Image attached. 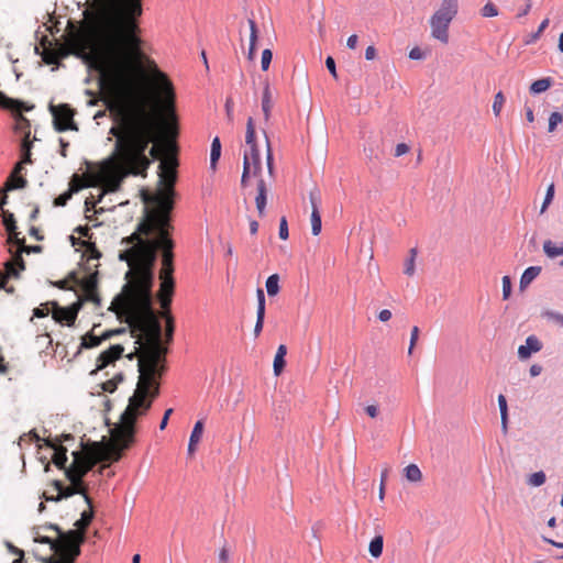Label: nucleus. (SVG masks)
Listing matches in <instances>:
<instances>
[{"label":"nucleus","instance_id":"14","mask_svg":"<svg viewBox=\"0 0 563 563\" xmlns=\"http://www.w3.org/2000/svg\"><path fill=\"white\" fill-rule=\"evenodd\" d=\"M16 129L18 130H25V135L22 142V157L21 162L24 164H31V147L32 143L30 142V122L26 118H24L21 113L19 114L18 122H16Z\"/></svg>","mask_w":563,"mask_h":563},{"label":"nucleus","instance_id":"24","mask_svg":"<svg viewBox=\"0 0 563 563\" xmlns=\"http://www.w3.org/2000/svg\"><path fill=\"white\" fill-rule=\"evenodd\" d=\"M92 519H93V510H92V505H91V506H89L88 510L82 511L80 519L75 522V527H76L75 531L82 533V542L85 541V531L91 523Z\"/></svg>","mask_w":563,"mask_h":563},{"label":"nucleus","instance_id":"41","mask_svg":"<svg viewBox=\"0 0 563 563\" xmlns=\"http://www.w3.org/2000/svg\"><path fill=\"white\" fill-rule=\"evenodd\" d=\"M505 96L501 91H498L495 97H494V102H493V112L496 117H499L500 112H501V109L505 104Z\"/></svg>","mask_w":563,"mask_h":563},{"label":"nucleus","instance_id":"60","mask_svg":"<svg viewBox=\"0 0 563 563\" xmlns=\"http://www.w3.org/2000/svg\"><path fill=\"white\" fill-rule=\"evenodd\" d=\"M23 165H24V163L21 161L19 163H16L7 180L13 181V178H15L16 175L21 176L20 174L23 170Z\"/></svg>","mask_w":563,"mask_h":563},{"label":"nucleus","instance_id":"53","mask_svg":"<svg viewBox=\"0 0 563 563\" xmlns=\"http://www.w3.org/2000/svg\"><path fill=\"white\" fill-rule=\"evenodd\" d=\"M388 476V470H384L380 475V485H379V499L383 500L385 496V484Z\"/></svg>","mask_w":563,"mask_h":563},{"label":"nucleus","instance_id":"3","mask_svg":"<svg viewBox=\"0 0 563 563\" xmlns=\"http://www.w3.org/2000/svg\"><path fill=\"white\" fill-rule=\"evenodd\" d=\"M166 352L167 349L162 346L161 341H154L148 343L140 355L137 363L140 376L136 388L129 398L119 422L115 423L120 427L119 432L130 439L136 435L137 419L147 413L159 395V379L164 371V366L159 364L165 360Z\"/></svg>","mask_w":563,"mask_h":563},{"label":"nucleus","instance_id":"6","mask_svg":"<svg viewBox=\"0 0 563 563\" xmlns=\"http://www.w3.org/2000/svg\"><path fill=\"white\" fill-rule=\"evenodd\" d=\"M34 541L49 544L53 553L45 562L75 563L80 555L82 533L76 531L64 532L56 525H46L34 529Z\"/></svg>","mask_w":563,"mask_h":563},{"label":"nucleus","instance_id":"19","mask_svg":"<svg viewBox=\"0 0 563 563\" xmlns=\"http://www.w3.org/2000/svg\"><path fill=\"white\" fill-rule=\"evenodd\" d=\"M26 185L27 180L24 177L18 178L16 183H12V180H5L4 186L0 188V209L2 212L4 211L3 207L8 202V191L25 188Z\"/></svg>","mask_w":563,"mask_h":563},{"label":"nucleus","instance_id":"7","mask_svg":"<svg viewBox=\"0 0 563 563\" xmlns=\"http://www.w3.org/2000/svg\"><path fill=\"white\" fill-rule=\"evenodd\" d=\"M263 163L255 143V125L253 118H249L246 123V135H245V150L243 157V173L241 177V185L243 188L252 185L263 178Z\"/></svg>","mask_w":563,"mask_h":563},{"label":"nucleus","instance_id":"58","mask_svg":"<svg viewBox=\"0 0 563 563\" xmlns=\"http://www.w3.org/2000/svg\"><path fill=\"white\" fill-rule=\"evenodd\" d=\"M54 442L56 443H60V445H63L64 442H69V441H75V438L73 434L70 433H63L60 434L59 437H56L54 439H52Z\"/></svg>","mask_w":563,"mask_h":563},{"label":"nucleus","instance_id":"23","mask_svg":"<svg viewBox=\"0 0 563 563\" xmlns=\"http://www.w3.org/2000/svg\"><path fill=\"white\" fill-rule=\"evenodd\" d=\"M3 224L9 233L8 243H15L18 236L15 219L12 213L3 211Z\"/></svg>","mask_w":563,"mask_h":563},{"label":"nucleus","instance_id":"27","mask_svg":"<svg viewBox=\"0 0 563 563\" xmlns=\"http://www.w3.org/2000/svg\"><path fill=\"white\" fill-rule=\"evenodd\" d=\"M543 252L550 258H555L563 255V242L556 244L551 240H547L543 243Z\"/></svg>","mask_w":563,"mask_h":563},{"label":"nucleus","instance_id":"13","mask_svg":"<svg viewBox=\"0 0 563 563\" xmlns=\"http://www.w3.org/2000/svg\"><path fill=\"white\" fill-rule=\"evenodd\" d=\"M124 352V347L120 344L111 345L108 350L100 353L97 358V367L91 373L103 369L114 361L119 360Z\"/></svg>","mask_w":563,"mask_h":563},{"label":"nucleus","instance_id":"43","mask_svg":"<svg viewBox=\"0 0 563 563\" xmlns=\"http://www.w3.org/2000/svg\"><path fill=\"white\" fill-rule=\"evenodd\" d=\"M481 15L483 18H494L498 15V9L497 7L488 1L482 9H481Z\"/></svg>","mask_w":563,"mask_h":563},{"label":"nucleus","instance_id":"38","mask_svg":"<svg viewBox=\"0 0 563 563\" xmlns=\"http://www.w3.org/2000/svg\"><path fill=\"white\" fill-rule=\"evenodd\" d=\"M163 317L166 320V341L170 342L173 340L174 330H175L174 318L170 314L169 310H164Z\"/></svg>","mask_w":563,"mask_h":563},{"label":"nucleus","instance_id":"39","mask_svg":"<svg viewBox=\"0 0 563 563\" xmlns=\"http://www.w3.org/2000/svg\"><path fill=\"white\" fill-rule=\"evenodd\" d=\"M80 245L86 249V252L90 258L99 260L101 257V252L98 250L95 242L81 241Z\"/></svg>","mask_w":563,"mask_h":563},{"label":"nucleus","instance_id":"48","mask_svg":"<svg viewBox=\"0 0 563 563\" xmlns=\"http://www.w3.org/2000/svg\"><path fill=\"white\" fill-rule=\"evenodd\" d=\"M272 58L273 53L271 49L266 48L262 52L261 66L264 71H266L269 68Z\"/></svg>","mask_w":563,"mask_h":563},{"label":"nucleus","instance_id":"42","mask_svg":"<svg viewBox=\"0 0 563 563\" xmlns=\"http://www.w3.org/2000/svg\"><path fill=\"white\" fill-rule=\"evenodd\" d=\"M87 186V184H84L82 178L79 175L75 174L69 183L68 191H71V195H74L75 192L79 191L81 188Z\"/></svg>","mask_w":563,"mask_h":563},{"label":"nucleus","instance_id":"10","mask_svg":"<svg viewBox=\"0 0 563 563\" xmlns=\"http://www.w3.org/2000/svg\"><path fill=\"white\" fill-rule=\"evenodd\" d=\"M71 278L80 286L84 294V298L87 301H92L96 305H100V297L98 295V276L97 273L90 274L82 279H77L74 275Z\"/></svg>","mask_w":563,"mask_h":563},{"label":"nucleus","instance_id":"62","mask_svg":"<svg viewBox=\"0 0 563 563\" xmlns=\"http://www.w3.org/2000/svg\"><path fill=\"white\" fill-rule=\"evenodd\" d=\"M409 58L415 59V60L422 59L423 58V53H422V51L419 47H413L409 52Z\"/></svg>","mask_w":563,"mask_h":563},{"label":"nucleus","instance_id":"40","mask_svg":"<svg viewBox=\"0 0 563 563\" xmlns=\"http://www.w3.org/2000/svg\"><path fill=\"white\" fill-rule=\"evenodd\" d=\"M563 122V113L554 111L549 117V126L548 131L550 133L554 132L559 124Z\"/></svg>","mask_w":563,"mask_h":563},{"label":"nucleus","instance_id":"32","mask_svg":"<svg viewBox=\"0 0 563 563\" xmlns=\"http://www.w3.org/2000/svg\"><path fill=\"white\" fill-rule=\"evenodd\" d=\"M551 85H552V79L549 77L538 79L531 84L530 92L534 93V95L544 92L545 90H548L551 87Z\"/></svg>","mask_w":563,"mask_h":563},{"label":"nucleus","instance_id":"64","mask_svg":"<svg viewBox=\"0 0 563 563\" xmlns=\"http://www.w3.org/2000/svg\"><path fill=\"white\" fill-rule=\"evenodd\" d=\"M391 311L388 310V309H383L382 311H379L378 313V319L382 321V322H387L391 319Z\"/></svg>","mask_w":563,"mask_h":563},{"label":"nucleus","instance_id":"34","mask_svg":"<svg viewBox=\"0 0 563 563\" xmlns=\"http://www.w3.org/2000/svg\"><path fill=\"white\" fill-rule=\"evenodd\" d=\"M384 539L383 536H376L368 547V551L373 558H379L383 553Z\"/></svg>","mask_w":563,"mask_h":563},{"label":"nucleus","instance_id":"46","mask_svg":"<svg viewBox=\"0 0 563 563\" xmlns=\"http://www.w3.org/2000/svg\"><path fill=\"white\" fill-rule=\"evenodd\" d=\"M15 244L19 245V251L16 253H20V254L22 252L31 253V252H40L41 251V246H38V245H36V246H26L24 239H16Z\"/></svg>","mask_w":563,"mask_h":563},{"label":"nucleus","instance_id":"47","mask_svg":"<svg viewBox=\"0 0 563 563\" xmlns=\"http://www.w3.org/2000/svg\"><path fill=\"white\" fill-rule=\"evenodd\" d=\"M266 165H267L268 174L272 177L273 176V172H274V168H273V153H272L271 143H269V140H268L267 136H266Z\"/></svg>","mask_w":563,"mask_h":563},{"label":"nucleus","instance_id":"17","mask_svg":"<svg viewBox=\"0 0 563 563\" xmlns=\"http://www.w3.org/2000/svg\"><path fill=\"white\" fill-rule=\"evenodd\" d=\"M542 349L541 341L536 335H529L526 344L518 347V355L521 360H527L532 353H537Z\"/></svg>","mask_w":563,"mask_h":563},{"label":"nucleus","instance_id":"4","mask_svg":"<svg viewBox=\"0 0 563 563\" xmlns=\"http://www.w3.org/2000/svg\"><path fill=\"white\" fill-rule=\"evenodd\" d=\"M150 280L151 275L143 274L132 297L121 292L109 307L110 311L129 324L131 335L137 338V343L141 341V332L146 335L148 343L161 341L162 338V327L150 300Z\"/></svg>","mask_w":563,"mask_h":563},{"label":"nucleus","instance_id":"63","mask_svg":"<svg viewBox=\"0 0 563 563\" xmlns=\"http://www.w3.org/2000/svg\"><path fill=\"white\" fill-rule=\"evenodd\" d=\"M376 55H377V51L376 48L373 46V45H369L366 49H365V58L367 60H373L376 58Z\"/></svg>","mask_w":563,"mask_h":563},{"label":"nucleus","instance_id":"52","mask_svg":"<svg viewBox=\"0 0 563 563\" xmlns=\"http://www.w3.org/2000/svg\"><path fill=\"white\" fill-rule=\"evenodd\" d=\"M278 234H279V238L282 240H287L288 239V235H289V233H288V224H287V220H286L285 217H283L280 219Z\"/></svg>","mask_w":563,"mask_h":563},{"label":"nucleus","instance_id":"51","mask_svg":"<svg viewBox=\"0 0 563 563\" xmlns=\"http://www.w3.org/2000/svg\"><path fill=\"white\" fill-rule=\"evenodd\" d=\"M503 283V298L506 300L509 298L511 294V280L509 276H504L501 279Z\"/></svg>","mask_w":563,"mask_h":563},{"label":"nucleus","instance_id":"12","mask_svg":"<svg viewBox=\"0 0 563 563\" xmlns=\"http://www.w3.org/2000/svg\"><path fill=\"white\" fill-rule=\"evenodd\" d=\"M309 200L311 205V232L313 235H319L322 229L321 214L319 211V207L321 205V195L317 187L312 188L309 191Z\"/></svg>","mask_w":563,"mask_h":563},{"label":"nucleus","instance_id":"37","mask_svg":"<svg viewBox=\"0 0 563 563\" xmlns=\"http://www.w3.org/2000/svg\"><path fill=\"white\" fill-rule=\"evenodd\" d=\"M547 481L545 473L543 471L530 474L527 478V484L531 487L542 486Z\"/></svg>","mask_w":563,"mask_h":563},{"label":"nucleus","instance_id":"59","mask_svg":"<svg viewBox=\"0 0 563 563\" xmlns=\"http://www.w3.org/2000/svg\"><path fill=\"white\" fill-rule=\"evenodd\" d=\"M550 20L547 18L544 19L541 24L539 25L537 32L532 35V40H537L540 37V35L543 33V31L548 27Z\"/></svg>","mask_w":563,"mask_h":563},{"label":"nucleus","instance_id":"55","mask_svg":"<svg viewBox=\"0 0 563 563\" xmlns=\"http://www.w3.org/2000/svg\"><path fill=\"white\" fill-rule=\"evenodd\" d=\"M118 388V380L112 378L102 383V389L107 393H113Z\"/></svg>","mask_w":563,"mask_h":563},{"label":"nucleus","instance_id":"11","mask_svg":"<svg viewBox=\"0 0 563 563\" xmlns=\"http://www.w3.org/2000/svg\"><path fill=\"white\" fill-rule=\"evenodd\" d=\"M53 319L58 323H65L68 327H71L77 319L81 302L78 301L69 307H59L56 302H53Z\"/></svg>","mask_w":563,"mask_h":563},{"label":"nucleus","instance_id":"21","mask_svg":"<svg viewBox=\"0 0 563 563\" xmlns=\"http://www.w3.org/2000/svg\"><path fill=\"white\" fill-rule=\"evenodd\" d=\"M202 434H203V422L201 420H198L195 423L194 429L190 434V438H189V443H188V454L189 455H194V453L196 452L197 445L199 444V442L202 438Z\"/></svg>","mask_w":563,"mask_h":563},{"label":"nucleus","instance_id":"2","mask_svg":"<svg viewBox=\"0 0 563 563\" xmlns=\"http://www.w3.org/2000/svg\"><path fill=\"white\" fill-rule=\"evenodd\" d=\"M120 427L113 426L110 429V440L92 442L90 444L81 443V451H74L73 462L66 470V477L70 485L65 487L59 481H54L53 485L58 492L55 500L68 498L75 494L84 496L88 506H91V499L87 495L84 476L100 461L118 462L123 455V451L129 450L136 441L135 437L131 439L124 433H120Z\"/></svg>","mask_w":563,"mask_h":563},{"label":"nucleus","instance_id":"25","mask_svg":"<svg viewBox=\"0 0 563 563\" xmlns=\"http://www.w3.org/2000/svg\"><path fill=\"white\" fill-rule=\"evenodd\" d=\"M249 25H250V46H249V52H247V58L250 60H252L255 58V54H256V42H257V37H258V31H257V26H256V23L254 20L250 19Z\"/></svg>","mask_w":563,"mask_h":563},{"label":"nucleus","instance_id":"20","mask_svg":"<svg viewBox=\"0 0 563 563\" xmlns=\"http://www.w3.org/2000/svg\"><path fill=\"white\" fill-rule=\"evenodd\" d=\"M24 261L22 258V255L20 253H16L11 261L7 262L4 264V272L3 275H8L9 277H18L19 271L24 269Z\"/></svg>","mask_w":563,"mask_h":563},{"label":"nucleus","instance_id":"50","mask_svg":"<svg viewBox=\"0 0 563 563\" xmlns=\"http://www.w3.org/2000/svg\"><path fill=\"white\" fill-rule=\"evenodd\" d=\"M419 328L417 325H415L412 329H411V333H410V344H409V349H408V354L411 355L412 354V351L417 344V341L419 339Z\"/></svg>","mask_w":563,"mask_h":563},{"label":"nucleus","instance_id":"16","mask_svg":"<svg viewBox=\"0 0 563 563\" xmlns=\"http://www.w3.org/2000/svg\"><path fill=\"white\" fill-rule=\"evenodd\" d=\"M268 186L264 178L256 181V195L254 197L258 217L265 216V208L267 202Z\"/></svg>","mask_w":563,"mask_h":563},{"label":"nucleus","instance_id":"36","mask_svg":"<svg viewBox=\"0 0 563 563\" xmlns=\"http://www.w3.org/2000/svg\"><path fill=\"white\" fill-rule=\"evenodd\" d=\"M498 406L500 410V418H501V427L504 431L507 430V421H508V408H507V400L504 395L498 396Z\"/></svg>","mask_w":563,"mask_h":563},{"label":"nucleus","instance_id":"8","mask_svg":"<svg viewBox=\"0 0 563 563\" xmlns=\"http://www.w3.org/2000/svg\"><path fill=\"white\" fill-rule=\"evenodd\" d=\"M459 11L457 0H442L439 9L430 18L431 36L443 44L449 42V26Z\"/></svg>","mask_w":563,"mask_h":563},{"label":"nucleus","instance_id":"26","mask_svg":"<svg viewBox=\"0 0 563 563\" xmlns=\"http://www.w3.org/2000/svg\"><path fill=\"white\" fill-rule=\"evenodd\" d=\"M287 354V347L286 345L284 344H280L277 349V352L275 354V357H274V364H273V368H274V374L276 376L280 375V373L283 372L284 367H285V355Z\"/></svg>","mask_w":563,"mask_h":563},{"label":"nucleus","instance_id":"9","mask_svg":"<svg viewBox=\"0 0 563 563\" xmlns=\"http://www.w3.org/2000/svg\"><path fill=\"white\" fill-rule=\"evenodd\" d=\"M49 110L53 115L54 129L57 132H65L68 130L77 131V124L74 122L75 111L67 103L58 106H51Z\"/></svg>","mask_w":563,"mask_h":563},{"label":"nucleus","instance_id":"33","mask_svg":"<svg viewBox=\"0 0 563 563\" xmlns=\"http://www.w3.org/2000/svg\"><path fill=\"white\" fill-rule=\"evenodd\" d=\"M104 341V339H101L100 336L95 335L92 332L85 334L81 338L80 347L81 349H92L101 344V342Z\"/></svg>","mask_w":563,"mask_h":563},{"label":"nucleus","instance_id":"31","mask_svg":"<svg viewBox=\"0 0 563 563\" xmlns=\"http://www.w3.org/2000/svg\"><path fill=\"white\" fill-rule=\"evenodd\" d=\"M405 477L411 483H419L422 479V473L418 465L409 464L404 468Z\"/></svg>","mask_w":563,"mask_h":563},{"label":"nucleus","instance_id":"22","mask_svg":"<svg viewBox=\"0 0 563 563\" xmlns=\"http://www.w3.org/2000/svg\"><path fill=\"white\" fill-rule=\"evenodd\" d=\"M273 96L269 88V84L265 82L263 96H262V111L264 114V120L267 122L271 118L272 109H273Z\"/></svg>","mask_w":563,"mask_h":563},{"label":"nucleus","instance_id":"30","mask_svg":"<svg viewBox=\"0 0 563 563\" xmlns=\"http://www.w3.org/2000/svg\"><path fill=\"white\" fill-rule=\"evenodd\" d=\"M417 255H418V252H417V249H410L409 250V255H408V258L405 261V268H404V273L407 275V276H413L415 273H416V258H417Z\"/></svg>","mask_w":563,"mask_h":563},{"label":"nucleus","instance_id":"57","mask_svg":"<svg viewBox=\"0 0 563 563\" xmlns=\"http://www.w3.org/2000/svg\"><path fill=\"white\" fill-rule=\"evenodd\" d=\"M325 66L329 69V71L331 73V75L334 78H338L336 68H335V62H334V59L331 56L327 57Z\"/></svg>","mask_w":563,"mask_h":563},{"label":"nucleus","instance_id":"18","mask_svg":"<svg viewBox=\"0 0 563 563\" xmlns=\"http://www.w3.org/2000/svg\"><path fill=\"white\" fill-rule=\"evenodd\" d=\"M257 296V311H256V323L254 327V335L257 338L263 330L264 318H265V295L263 289L258 288L256 291Z\"/></svg>","mask_w":563,"mask_h":563},{"label":"nucleus","instance_id":"49","mask_svg":"<svg viewBox=\"0 0 563 563\" xmlns=\"http://www.w3.org/2000/svg\"><path fill=\"white\" fill-rule=\"evenodd\" d=\"M73 195L71 191H65L64 194L59 195L54 199V206L55 207H64L67 205V202L71 199Z\"/></svg>","mask_w":563,"mask_h":563},{"label":"nucleus","instance_id":"61","mask_svg":"<svg viewBox=\"0 0 563 563\" xmlns=\"http://www.w3.org/2000/svg\"><path fill=\"white\" fill-rule=\"evenodd\" d=\"M163 153H164V148H162L161 146H158V145H156V144H155V145H153V146L151 147V150H150V155H151L153 158H156V159L161 158V157H162V155H163Z\"/></svg>","mask_w":563,"mask_h":563},{"label":"nucleus","instance_id":"54","mask_svg":"<svg viewBox=\"0 0 563 563\" xmlns=\"http://www.w3.org/2000/svg\"><path fill=\"white\" fill-rule=\"evenodd\" d=\"M48 313H49V309L47 307V303L41 305L40 307H37L33 310V316L36 318H44V317L48 316Z\"/></svg>","mask_w":563,"mask_h":563},{"label":"nucleus","instance_id":"15","mask_svg":"<svg viewBox=\"0 0 563 563\" xmlns=\"http://www.w3.org/2000/svg\"><path fill=\"white\" fill-rule=\"evenodd\" d=\"M44 445H46L47 448H51L54 450V454H53V457H52V461L53 463L59 468V470H64L66 472V470L68 467H66V462H67V448L64 446V445H60V443H56L52 440V438H46L44 440Z\"/></svg>","mask_w":563,"mask_h":563},{"label":"nucleus","instance_id":"5","mask_svg":"<svg viewBox=\"0 0 563 563\" xmlns=\"http://www.w3.org/2000/svg\"><path fill=\"white\" fill-rule=\"evenodd\" d=\"M177 166L176 157H164L158 166L159 185L163 188L154 195L142 192L144 203L154 205V207L144 209V216L136 227L139 232L148 235L153 231H174L170 212L174 208L173 196L177 179Z\"/></svg>","mask_w":563,"mask_h":563},{"label":"nucleus","instance_id":"56","mask_svg":"<svg viewBox=\"0 0 563 563\" xmlns=\"http://www.w3.org/2000/svg\"><path fill=\"white\" fill-rule=\"evenodd\" d=\"M409 146L406 143H399L395 148V156L400 157L409 152Z\"/></svg>","mask_w":563,"mask_h":563},{"label":"nucleus","instance_id":"35","mask_svg":"<svg viewBox=\"0 0 563 563\" xmlns=\"http://www.w3.org/2000/svg\"><path fill=\"white\" fill-rule=\"evenodd\" d=\"M266 291L268 296L273 297L279 292V276L277 274L271 275L266 279Z\"/></svg>","mask_w":563,"mask_h":563},{"label":"nucleus","instance_id":"1","mask_svg":"<svg viewBox=\"0 0 563 563\" xmlns=\"http://www.w3.org/2000/svg\"><path fill=\"white\" fill-rule=\"evenodd\" d=\"M174 231H153L145 235L135 230L131 235L121 240V244L126 249L121 251L119 260L128 264L129 271L125 273L126 284L122 288V294L131 296L139 286L141 276L150 274V300L152 301V287L154 283V266L157 252L162 253V266L158 272L159 290L157 298L163 310H169L175 290L174 279V247L175 242L172 238Z\"/></svg>","mask_w":563,"mask_h":563},{"label":"nucleus","instance_id":"28","mask_svg":"<svg viewBox=\"0 0 563 563\" xmlns=\"http://www.w3.org/2000/svg\"><path fill=\"white\" fill-rule=\"evenodd\" d=\"M540 273H541L540 266L528 267L521 275L520 287L521 288L527 287L529 284H531L533 282V279H536L539 276Z\"/></svg>","mask_w":563,"mask_h":563},{"label":"nucleus","instance_id":"45","mask_svg":"<svg viewBox=\"0 0 563 563\" xmlns=\"http://www.w3.org/2000/svg\"><path fill=\"white\" fill-rule=\"evenodd\" d=\"M553 198H554V185L551 184L548 187V189H547V194H545V197H544V200H543L540 213H544L545 212L547 208L552 202Z\"/></svg>","mask_w":563,"mask_h":563},{"label":"nucleus","instance_id":"44","mask_svg":"<svg viewBox=\"0 0 563 563\" xmlns=\"http://www.w3.org/2000/svg\"><path fill=\"white\" fill-rule=\"evenodd\" d=\"M60 56L62 55L54 49H45L43 53V60L48 65L57 64Z\"/></svg>","mask_w":563,"mask_h":563},{"label":"nucleus","instance_id":"29","mask_svg":"<svg viewBox=\"0 0 563 563\" xmlns=\"http://www.w3.org/2000/svg\"><path fill=\"white\" fill-rule=\"evenodd\" d=\"M221 156V143L220 139L216 136L211 143L210 151V168L214 172L217 169L218 161Z\"/></svg>","mask_w":563,"mask_h":563}]
</instances>
